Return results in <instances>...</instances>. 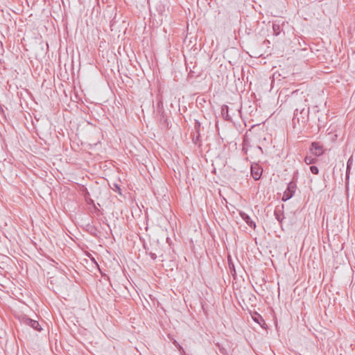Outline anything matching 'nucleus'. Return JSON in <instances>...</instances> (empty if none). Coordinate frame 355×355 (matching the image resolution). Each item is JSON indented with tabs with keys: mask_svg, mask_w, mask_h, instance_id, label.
<instances>
[{
	"mask_svg": "<svg viewBox=\"0 0 355 355\" xmlns=\"http://www.w3.org/2000/svg\"><path fill=\"white\" fill-rule=\"evenodd\" d=\"M229 267H230V269L231 270V273L232 275H234L236 274V271H235V268H234V264L232 263V262H231L230 261H229Z\"/></svg>",
	"mask_w": 355,
	"mask_h": 355,
	"instance_id": "nucleus-18",
	"label": "nucleus"
},
{
	"mask_svg": "<svg viewBox=\"0 0 355 355\" xmlns=\"http://www.w3.org/2000/svg\"><path fill=\"white\" fill-rule=\"evenodd\" d=\"M200 132L196 133V136H195V135L193 136V142H194L196 144H197V142L200 140Z\"/></svg>",
	"mask_w": 355,
	"mask_h": 355,
	"instance_id": "nucleus-19",
	"label": "nucleus"
},
{
	"mask_svg": "<svg viewBox=\"0 0 355 355\" xmlns=\"http://www.w3.org/2000/svg\"><path fill=\"white\" fill-rule=\"evenodd\" d=\"M173 344L178 349V350L180 351V352L181 354L184 353V350L183 347L176 340H174Z\"/></svg>",
	"mask_w": 355,
	"mask_h": 355,
	"instance_id": "nucleus-17",
	"label": "nucleus"
},
{
	"mask_svg": "<svg viewBox=\"0 0 355 355\" xmlns=\"http://www.w3.org/2000/svg\"><path fill=\"white\" fill-rule=\"evenodd\" d=\"M284 24V21L282 19H277L272 23V31L275 35L277 36L281 33Z\"/></svg>",
	"mask_w": 355,
	"mask_h": 355,
	"instance_id": "nucleus-6",
	"label": "nucleus"
},
{
	"mask_svg": "<svg viewBox=\"0 0 355 355\" xmlns=\"http://www.w3.org/2000/svg\"><path fill=\"white\" fill-rule=\"evenodd\" d=\"M21 322L31 327L33 329L40 331L42 330V327L39 324L38 321L29 318L26 315H24L21 318Z\"/></svg>",
	"mask_w": 355,
	"mask_h": 355,
	"instance_id": "nucleus-3",
	"label": "nucleus"
},
{
	"mask_svg": "<svg viewBox=\"0 0 355 355\" xmlns=\"http://www.w3.org/2000/svg\"><path fill=\"white\" fill-rule=\"evenodd\" d=\"M316 160V158L311 156H306L304 158V162L308 165L315 163Z\"/></svg>",
	"mask_w": 355,
	"mask_h": 355,
	"instance_id": "nucleus-13",
	"label": "nucleus"
},
{
	"mask_svg": "<svg viewBox=\"0 0 355 355\" xmlns=\"http://www.w3.org/2000/svg\"><path fill=\"white\" fill-rule=\"evenodd\" d=\"M219 349H220V352L222 354H226V350H225V348H223V347H220V348H219Z\"/></svg>",
	"mask_w": 355,
	"mask_h": 355,
	"instance_id": "nucleus-21",
	"label": "nucleus"
},
{
	"mask_svg": "<svg viewBox=\"0 0 355 355\" xmlns=\"http://www.w3.org/2000/svg\"><path fill=\"white\" fill-rule=\"evenodd\" d=\"M149 255H150V258L153 260L156 259V258H157V255L155 253L150 252Z\"/></svg>",
	"mask_w": 355,
	"mask_h": 355,
	"instance_id": "nucleus-20",
	"label": "nucleus"
},
{
	"mask_svg": "<svg viewBox=\"0 0 355 355\" xmlns=\"http://www.w3.org/2000/svg\"><path fill=\"white\" fill-rule=\"evenodd\" d=\"M310 171L311 172L314 174V175H318V173H319V169L317 166H310Z\"/></svg>",
	"mask_w": 355,
	"mask_h": 355,
	"instance_id": "nucleus-16",
	"label": "nucleus"
},
{
	"mask_svg": "<svg viewBox=\"0 0 355 355\" xmlns=\"http://www.w3.org/2000/svg\"><path fill=\"white\" fill-rule=\"evenodd\" d=\"M263 169L258 164L251 165V175L254 180H259L262 175Z\"/></svg>",
	"mask_w": 355,
	"mask_h": 355,
	"instance_id": "nucleus-5",
	"label": "nucleus"
},
{
	"mask_svg": "<svg viewBox=\"0 0 355 355\" xmlns=\"http://www.w3.org/2000/svg\"><path fill=\"white\" fill-rule=\"evenodd\" d=\"M252 318L253 320L258 323L261 327H263V326L266 325L265 320L260 314L255 313L253 315H252Z\"/></svg>",
	"mask_w": 355,
	"mask_h": 355,
	"instance_id": "nucleus-9",
	"label": "nucleus"
},
{
	"mask_svg": "<svg viewBox=\"0 0 355 355\" xmlns=\"http://www.w3.org/2000/svg\"><path fill=\"white\" fill-rule=\"evenodd\" d=\"M157 112H159L161 119H165L164 111L163 108V103L162 101H159L157 103Z\"/></svg>",
	"mask_w": 355,
	"mask_h": 355,
	"instance_id": "nucleus-11",
	"label": "nucleus"
},
{
	"mask_svg": "<svg viewBox=\"0 0 355 355\" xmlns=\"http://www.w3.org/2000/svg\"><path fill=\"white\" fill-rule=\"evenodd\" d=\"M310 151L315 156H320L324 153L323 146L319 142H313L310 147Z\"/></svg>",
	"mask_w": 355,
	"mask_h": 355,
	"instance_id": "nucleus-4",
	"label": "nucleus"
},
{
	"mask_svg": "<svg viewBox=\"0 0 355 355\" xmlns=\"http://www.w3.org/2000/svg\"><path fill=\"white\" fill-rule=\"evenodd\" d=\"M200 123L198 120H195L194 129L196 133L200 132Z\"/></svg>",
	"mask_w": 355,
	"mask_h": 355,
	"instance_id": "nucleus-15",
	"label": "nucleus"
},
{
	"mask_svg": "<svg viewBox=\"0 0 355 355\" xmlns=\"http://www.w3.org/2000/svg\"><path fill=\"white\" fill-rule=\"evenodd\" d=\"M309 114V107H297L294 112L293 121H297L298 123L301 121L302 123H305L308 121Z\"/></svg>",
	"mask_w": 355,
	"mask_h": 355,
	"instance_id": "nucleus-1",
	"label": "nucleus"
},
{
	"mask_svg": "<svg viewBox=\"0 0 355 355\" xmlns=\"http://www.w3.org/2000/svg\"><path fill=\"white\" fill-rule=\"evenodd\" d=\"M221 114L226 121H230L231 116L229 114V107L226 105H223L221 107Z\"/></svg>",
	"mask_w": 355,
	"mask_h": 355,
	"instance_id": "nucleus-10",
	"label": "nucleus"
},
{
	"mask_svg": "<svg viewBox=\"0 0 355 355\" xmlns=\"http://www.w3.org/2000/svg\"><path fill=\"white\" fill-rule=\"evenodd\" d=\"M239 215L241 217V218L248 224L249 227L252 228L253 230H255L256 228V223L254 220L251 219L250 216L247 214L246 213L243 211H240Z\"/></svg>",
	"mask_w": 355,
	"mask_h": 355,
	"instance_id": "nucleus-7",
	"label": "nucleus"
},
{
	"mask_svg": "<svg viewBox=\"0 0 355 355\" xmlns=\"http://www.w3.org/2000/svg\"><path fill=\"white\" fill-rule=\"evenodd\" d=\"M352 164H353V160H352V157H351L347 162V168H346V179H349V173H350V170H351V167L352 166Z\"/></svg>",
	"mask_w": 355,
	"mask_h": 355,
	"instance_id": "nucleus-12",
	"label": "nucleus"
},
{
	"mask_svg": "<svg viewBox=\"0 0 355 355\" xmlns=\"http://www.w3.org/2000/svg\"><path fill=\"white\" fill-rule=\"evenodd\" d=\"M283 206L282 207H277L275 209V211H274V215L275 216V218L280 223H282L284 218V212H283Z\"/></svg>",
	"mask_w": 355,
	"mask_h": 355,
	"instance_id": "nucleus-8",
	"label": "nucleus"
},
{
	"mask_svg": "<svg viewBox=\"0 0 355 355\" xmlns=\"http://www.w3.org/2000/svg\"><path fill=\"white\" fill-rule=\"evenodd\" d=\"M112 189L113 191L118 193L119 194H122L121 189L118 184H113V187H112Z\"/></svg>",
	"mask_w": 355,
	"mask_h": 355,
	"instance_id": "nucleus-14",
	"label": "nucleus"
},
{
	"mask_svg": "<svg viewBox=\"0 0 355 355\" xmlns=\"http://www.w3.org/2000/svg\"><path fill=\"white\" fill-rule=\"evenodd\" d=\"M296 187H297L296 184L295 182H290L288 184L287 188L284 193V195L282 197V200L286 201V200L291 199L293 196V195L295 192Z\"/></svg>",
	"mask_w": 355,
	"mask_h": 355,
	"instance_id": "nucleus-2",
	"label": "nucleus"
}]
</instances>
